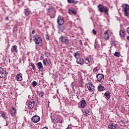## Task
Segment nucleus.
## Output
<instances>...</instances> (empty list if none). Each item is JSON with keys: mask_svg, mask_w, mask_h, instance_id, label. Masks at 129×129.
Listing matches in <instances>:
<instances>
[{"mask_svg": "<svg viewBox=\"0 0 129 129\" xmlns=\"http://www.w3.org/2000/svg\"><path fill=\"white\" fill-rule=\"evenodd\" d=\"M53 121V122H54V123H58V122H60V120H59L57 118H54L53 119V120H52Z\"/></svg>", "mask_w": 129, "mask_h": 129, "instance_id": "obj_33", "label": "nucleus"}, {"mask_svg": "<svg viewBox=\"0 0 129 129\" xmlns=\"http://www.w3.org/2000/svg\"><path fill=\"white\" fill-rule=\"evenodd\" d=\"M32 84L33 87H35L37 86V82H36V81H33V82H32Z\"/></svg>", "mask_w": 129, "mask_h": 129, "instance_id": "obj_37", "label": "nucleus"}, {"mask_svg": "<svg viewBox=\"0 0 129 129\" xmlns=\"http://www.w3.org/2000/svg\"><path fill=\"white\" fill-rule=\"evenodd\" d=\"M36 67L39 71H43V64L41 62L36 63Z\"/></svg>", "mask_w": 129, "mask_h": 129, "instance_id": "obj_13", "label": "nucleus"}, {"mask_svg": "<svg viewBox=\"0 0 129 129\" xmlns=\"http://www.w3.org/2000/svg\"><path fill=\"white\" fill-rule=\"evenodd\" d=\"M6 20L7 21H8V20H9V17H7L6 18Z\"/></svg>", "mask_w": 129, "mask_h": 129, "instance_id": "obj_49", "label": "nucleus"}, {"mask_svg": "<svg viewBox=\"0 0 129 129\" xmlns=\"http://www.w3.org/2000/svg\"><path fill=\"white\" fill-rule=\"evenodd\" d=\"M98 9L100 13H105L106 15H108V8L103 6L102 4H99Z\"/></svg>", "mask_w": 129, "mask_h": 129, "instance_id": "obj_1", "label": "nucleus"}, {"mask_svg": "<svg viewBox=\"0 0 129 129\" xmlns=\"http://www.w3.org/2000/svg\"><path fill=\"white\" fill-rule=\"evenodd\" d=\"M98 91H104V90H105V88H104L103 86L100 84L98 87Z\"/></svg>", "mask_w": 129, "mask_h": 129, "instance_id": "obj_24", "label": "nucleus"}, {"mask_svg": "<svg viewBox=\"0 0 129 129\" xmlns=\"http://www.w3.org/2000/svg\"><path fill=\"white\" fill-rule=\"evenodd\" d=\"M108 128L109 129H115L116 128V125L113 123H110V124L108 125Z\"/></svg>", "mask_w": 129, "mask_h": 129, "instance_id": "obj_21", "label": "nucleus"}, {"mask_svg": "<svg viewBox=\"0 0 129 129\" xmlns=\"http://www.w3.org/2000/svg\"><path fill=\"white\" fill-rule=\"evenodd\" d=\"M79 42H80V45H82V41H81V40H80L79 41Z\"/></svg>", "mask_w": 129, "mask_h": 129, "instance_id": "obj_47", "label": "nucleus"}, {"mask_svg": "<svg viewBox=\"0 0 129 129\" xmlns=\"http://www.w3.org/2000/svg\"><path fill=\"white\" fill-rule=\"evenodd\" d=\"M44 54L46 57H49V52H45Z\"/></svg>", "mask_w": 129, "mask_h": 129, "instance_id": "obj_38", "label": "nucleus"}, {"mask_svg": "<svg viewBox=\"0 0 129 129\" xmlns=\"http://www.w3.org/2000/svg\"><path fill=\"white\" fill-rule=\"evenodd\" d=\"M93 33L94 35H96V31H95V30L94 29L93 30Z\"/></svg>", "mask_w": 129, "mask_h": 129, "instance_id": "obj_42", "label": "nucleus"}, {"mask_svg": "<svg viewBox=\"0 0 129 129\" xmlns=\"http://www.w3.org/2000/svg\"><path fill=\"white\" fill-rule=\"evenodd\" d=\"M68 4H73V5H77L78 1H75L74 0H67Z\"/></svg>", "mask_w": 129, "mask_h": 129, "instance_id": "obj_28", "label": "nucleus"}, {"mask_svg": "<svg viewBox=\"0 0 129 129\" xmlns=\"http://www.w3.org/2000/svg\"><path fill=\"white\" fill-rule=\"evenodd\" d=\"M59 40L62 43H64L66 45H68V44H69V39L66 37L61 36L59 38Z\"/></svg>", "mask_w": 129, "mask_h": 129, "instance_id": "obj_9", "label": "nucleus"}, {"mask_svg": "<svg viewBox=\"0 0 129 129\" xmlns=\"http://www.w3.org/2000/svg\"><path fill=\"white\" fill-rule=\"evenodd\" d=\"M85 115L86 116H89V110L88 109H86L85 110Z\"/></svg>", "mask_w": 129, "mask_h": 129, "instance_id": "obj_34", "label": "nucleus"}, {"mask_svg": "<svg viewBox=\"0 0 129 129\" xmlns=\"http://www.w3.org/2000/svg\"><path fill=\"white\" fill-rule=\"evenodd\" d=\"M94 46V49H95V50H96L97 51H98L99 50V44H98V42L96 39L95 40Z\"/></svg>", "mask_w": 129, "mask_h": 129, "instance_id": "obj_14", "label": "nucleus"}, {"mask_svg": "<svg viewBox=\"0 0 129 129\" xmlns=\"http://www.w3.org/2000/svg\"><path fill=\"white\" fill-rule=\"evenodd\" d=\"M119 35L121 38H123L124 37V31L123 30H120Z\"/></svg>", "mask_w": 129, "mask_h": 129, "instance_id": "obj_30", "label": "nucleus"}, {"mask_svg": "<svg viewBox=\"0 0 129 129\" xmlns=\"http://www.w3.org/2000/svg\"><path fill=\"white\" fill-rule=\"evenodd\" d=\"M24 13L26 16V17H28V16H29L30 14H31V11H30V9L28 8L24 9Z\"/></svg>", "mask_w": 129, "mask_h": 129, "instance_id": "obj_19", "label": "nucleus"}, {"mask_svg": "<svg viewBox=\"0 0 129 129\" xmlns=\"http://www.w3.org/2000/svg\"><path fill=\"white\" fill-rule=\"evenodd\" d=\"M45 38L47 40V41H49V40H50V39L49 38V35L48 34H47L46 36H45Z\"/></svg>", "mask_w": 129, "mask_h": 129, "instance_id": "obj_39", "label": "nucleus"}, {"mask_svg": "<svg viewBox=\"0 0 129 129\" xmlns=\"http://www.w3.org/2000/svg\"><path fill=\"white\" fill-rule=\"evenodd\" d=\"M122 11L124 13V15L125 17H128L129 15V6L127 4H122Z\"/></svg>", "mask_w": 129, "mask_h": 129, "instance_id": "obj_3", "label": "nucleus"}, {"mask_svg": "<svg viewBox=\"0 0 129 129\" xmlns=\"http://www.w3.org/2000/svg\"><path fill=\"white\" fill-rule=\"evenodd\" d=\"M71 88H72L73 91H74V92H75V89L74 88V82L71 83Z\"/></svg>", "mask_w": 129, "mask_h": 129, "instance_id": "obj_31", "label": "nucleus"}, {"mask_svg": "<svg viewBox=\"0 0 129 129\" xmlns=\"http://www.w3.org/2000/svg\"><path fill=\"white\" fill-rule=\"evenodd\" d=\"M109 38V35L107 33V30H106L104 32V39L105 40H108Z\"/></svg>", "mask_w": 129, "mask_h": 129, "instance_id": "obj_29", "label": "nucleus"}, {"mask_svg": "<svg viewBox=\"0 0 129 129\" xmlns=\"http://www.w3.org/2000/svg\"><path fill=\"white\" fill-rule=\"evenodd\" d=\"M126 39H127V40L129 41V36H127Z\"/></svg>", "mask_w": 129, "mask_h": 129, "instance_id": "obj_50", "label": "nucleus"}, {"mask_svg": "<svg viewBox=\"0 0 129 129\" xmlns=\"http://www.w3.org/2000/svg\"><path fill=\"white\" fill-rule=\"evenodd\" d=\"M40 119L41 118H40V116L38 115H34L31 118L32 121H33V122H34L35 123H37V122H39Z\"/></svg>", "mask_w": 129, "mask_h": 129, "instance_id": "obj_10", "label": "nucleus"}, {"mask_svg": "<svg viewBox=\"0 0 129 129\" xmlns=\"http://www.w3.org/2000/svg\"><path fill=\"white\" fill-rule=\"evenodd\" d=\"M33 42H34L36 45H40L43 43V40L40 36L38 34H35L33 36Z\"/></svg>", "mask_w": 129, "mask_h": 129, "instance_id": "obj_2", "label": "nucleus"}, {"mask_svg": "<svg viewBox=\"0 0 129 129\" xmlns=\"http://www.w3.org/2000/svg\"><path fill=\"white\" fill-rule=\"evenodd\" d=\"M47 12L49 14L50 18L52 19L55 18V16H56V10H55V9L53 7H50L48 9Z\"/></svg>", "mask_w": 129, "mask_h": 129, "instance_id": "obj_4", "label": "nucleus"}, {"mask_svg": "<svg viewBox=\"0 0 129 129\" xmlns=\"http://www.w3.org/2000/svg\"><path fill=\"white\" fill-rule=\"evenodd\" d=\"M86 60H87V61H88V62H89V58L88 57L86 58Z\"/></svg>", "mask_w": 129, "mask_h": 129, "instance_id": "obj_48", "label": "nucleus"}, {"mask_svg": "<svg viewBox=\"0 0 129 129\" xmlns=\"http://www.w3.org/2000/svg\"><path fill=\"white\" fill-rule=\"evenodd\" d=\"M1 114L2 117H3V118H5V119H6V118H8V115H7L6 112L2 111L1 112Z\"/></svg>", "mask_w": 129, "mask_h": 129, "instance_id": "obj_25", "label": "nucleus"}, {"mask_svg": "<svg viewBox=\"0 0 129 129\" xmlns=\"http://www.w3.org/2000/svg\"><path fill=\"white\" fill-rule=\"evenodd\" d=\"M35 30H32V35H34V34H35Z\"/></svg>", "mask_w": 129, "mask_h": 129, "instance_id": "obj_46", "label": "nucleus"}, {"mask_svg": "<svg viewBox=\"0 0 129 129\" xmlns=\"http://www.w3.org/2000/svg\"><path fill=\"white\" fill-rule=\"evenodd\" d=\"M57 23L58 25H64V17L61 15H59L57 17Z\"/></svg>", "mask_w": 129, "mask_h": 129, "instance_id": "obj_7", "label": "nucleus"}, {"mask_svg": "<svg viewBox=\"0 0 129 129\" xmlns=\"http://www.w3.org/2000/svg\"><path fill=\"white\" fill-rule=\"evenodd\" d=\"M114 56L116 57H119V56H120V53L118 52H115Z\"/></svg>", "mask_w": 129, "mask_h": 129, "instance_id": "obj_35", "label": "nucleus"}, {"mask_svg": "<svg viewBox=\"0 0 129 129\" xmlns=\"http://www.w3.org/2000/svg\"><path fill=\"white\" fill-rule=\"evenodd\" d=\"M17 3L18 4L19 6L23 5V1L22 0H17Z\"/></svg>", "mask_w": 129, "mask_h": 129, "instance_id": "obj_32", "label": "nucleus"}, {"mask_svg": "<svg viewBox=\"0 0 129 129\" xmlns=\"http://www.w3.org/2000/svg\"><path fill=\"white\" fill-rule=\"evenodd\" d=\"M9 62H11V59H9Z\"/></svg>", "mask_w": 129, "mask_h": 129, "instance_id": "obj_52", "label": "nucleus"}, {"mask_svg": "<svg viewBox=\"0 0 129 129\" xmlns=\"http://www.w3.org/2000/svg\"><path fill=\"white\" fill-rule=\"evenodd\" d=\"M8 75V73L5 69L0 67V78H6Z\"/></svg>", "mask_w": 129, "mask_h": 129, "instance_id": "obj_5", "label": "nucleus"}, {"mask_svg": "<svg viewBox=\"0 0 129 129\" xmlns=\"http://www.w3.org/2000/svg\"><path fill=\"white\" fill-rule=\"evenodd\" d=\"M8 125H9V122H8V121H6V124L5 125V126H7Z\"/></svg>", "mask_w": 129, "mask_h": 129, "instance_id": "obj_44", "label": "nucleus"}, {"mask_svg": "<svg viewBox=\"0 0 129 129\" xmlns=\"http://www.w3.org/2000/svg\"><path fill=\"white\" fill-rule=\"evenodd\" d=\"M13 112H14V113L16 112V110L15 109H13Z\"/></svg>", "mask_w": 129, "mask_h": 129, "instance_id": "obj_51", "label": "nucleus"}, {"mask_svg": "<svg viewBox=\"0 0 129 129\" xmlns=\"http://www.w3.org/2000/svg\"><path fill=\"white\" fill-rule=\"evenodd\" d=\"M68 13L69 14H70V15H74V16H77V12H76V10L69 9L68 11Z\"/></svg>", "mask_w": 129, "mask_h": 129, "instance_id": "obj_20", "label": "nucleus"}, {"mask_svg": "<svg viewBox=\"0 0 129 129\" xmlns=\"http://www.w3.org/2000/svg\"><path fill=\"white\" fill-rule=\"evenodd\" d=\"M87 87L89 91L90 92H93V91L95 90V87H94V85L92 84V83L90 82L88 83L87 84Z\"/></svg>", "mask_w": 129, "mask_h": 129, "instance_id": "obj_6", "label": "nucleus"}, {"mask_svg": "<svg viewBox=\"0 0 129 129\" xmlns=\"http://www.w3.org/2000/svg\"><path fill=\"white\" fill-rule=\"evenodd\" d=\"M126 31L128 33V34H129V27L127 28Z\"/></svg>", "mask_w": 129, "mask_h": 129, "instance_id": "obj_45", "label": "nucleus"}, {"mask_svg": "<svg viewBox=\"0 0 129 129\" xmlns=\"http://www.w3.org/2000/svg\"><path fill=\"white\" fill-rule=\"evenodd\" d=\"M43 63L44 66H49L50 65V61L49 59L46 58V59H44L43 60Z\"/></svg>", "mask_w": 129, "mask_h": 129, "instance_id": "obj_18", "label": "nucleus"}, {"mask_svg": "<svg viewBox=\"0 0 129 129\" xmlns=\"http://www.w3.org/2000/svg\"><path fill=\"white\" fill-rule=\"evenodd\" d=\"M31 67H32V69L34 70V71H36V67H35V64L33 62H31Z\"/></svg>", "mask_w": 129, "mask_h": 129, "instance_id": "obj_36", "label": "nucleus"}, {"mask_svg": "<svg viewBox=\"0 0 129 129\" xmlns=\"http://www.w3.org/2000/svg\"><path fill=\"white\" fill-rule=\"evenodd\" d=\"M86 105H87V103H86V101H85V100H82L81 102V107H82V108H84V107H85Z\"/></svg>", "mask_w": 129, "mask_h": 129, "instance_id": "obj_23", "label": "nucleus"}, {"mask_svg": "<svg viewBox=\"0 0 129 129\" xmlns=\"http://www.w3.org/2000/svg\"><path fill=\"white\" fill-rule=\"evenodd\" d=\"M11 52L12 53H15V52L18 53V46L16 45H13L11 48Z\"/></svg>", "mask_w": 129, "mask_h": 129, "instance_id": "obj_16", "label": "nucleus"}, {"mask_svg": "<svg viewBox=\"0 0 129 129\" xmlns=\"http://www.w3.org/2000/svg\"><path fill=\"white\" fill-rule=\"evenodd\" d=\"M66 129H72V127H71V125H69L68 127Z\"/></svg>", "mask_w": 129, "mask_h": 129, "instance_id": "obj_40", "label": "nucleus"}, {"mask_svg": "<svg viewBox=\"0 0 129 129\" xmlns=\"http://www.w3.org/2000/svg\"><path fill=\"white\" fill-rule=\"evenodd\" d=\"M42 58H43V56H40V58L42 59Z\"/></svg>", "mask_w": 129, "mask_h": 129, "instance_id": "obj_54", "label": "nucleus"}, {"mask_svg": "<svg viewBox=\"0 0 129 129\" xmlns=\"http://www.w3.org/2000/svg\"><path fill=\"white\" fill-rule=\"evenodd\" d=\"M74 56L76 59H78L80 56V51H77L74 54Z\"/></svg>", "mask_w": 129, "mask_h": 129, "instance_id": "obj_26", "label": "nucleus"}, {"mask_svg": "<svg viewBox=\"0 0 129 129\" xmlns=\"http://www.w3.org/2000/svg\"><path fill=\"white\" fill-rule=\"evenodd\" d=\"M35 105V101H30L28 102V108L30 109H32L33 107H34V106Z\"/></svg>", "mask_w": 129, "mask_h": 129, "instance_id": "obj_15", "label": "nucleus"}, {"mask_svg": "<svg viewBox=\"0 0 129 129\" xmlns=\"http://www.w3.org/2000/svg\"><path fill=\"white\" fill-rule=\"evenodd\" d=\"M57 28L58 32H59V33H62V32H64V31L66 29V26L65 25H63V24L58 25Z\"/></svg>", "mask_w": 129, "mask_h": 129, "instance_id": "obj_11", "label": "nucleus"}, {"mask_svg": "<svg viewBox=\"0 0 129 129\" xmlns=\"http://www.w3.org/2000/svg\"><path fill=\"white\" fill-rule=\"evenodd\" d=\"M37 94H38L39 97H41V98H43L44 97V95H45V93L44 92H37Z\"/></svg>", "mask_w": 129, "mask_h": 129, "instance_id": "obj_27", "label": "nucleus"}, {"mask_svg": "<svg viewBox=\"0 0 129 129\" xmlns=\"http://www.w3.org/2000/svg\"><path fill=\"white\" fill-rule=\"evenodd\" d=\"M76 62L77 64H80V65H83L85 63L84 59L81 57H79L77 58Z\"/></svg>", "mask_w": 129, "mask_h": 129, "instance_id": "obj_12", "label": "nucleus"}, {"mask_svg": "<svg viewBox=\"0 0 129 129\" xmlns=\"http://www.w3.org/2000/svg\"><path fill=\"white\" fill-rule=\"evenodd\" d=\"M93 71L94 72H96V71H97V68L95 67L94 70H93Z\"/></svg>", "mask_w": 129, "mask_h": 129, "instance_id": "obj_43", "label": "nucleus"}, {"mask_svg": "<svg viewBox=\"0 0 129 129\" xmlns=\"http://www.w3.org/2000/svg\"><path fill=\"white\" fill-rule=\"evenodd\" d=\"M53 98H56V97L55 96H53Z\"/></svg>", "mask_w": 129, "mask_h": 129, "instance_id": "obj_55", "label": "nucleus"}, {"mask_svg": "<svg viewBox=\"0 0 129 129\" xmlns=\"http://www.w3.org/2000/svg\"><path fill=\"white\" fill-rule=\"evenodd\" d=\"M66 129H72V127H71V125H69L68 127Z\"/></svg>", "mask_w": 129, "mask_h": 129, "instance_id": "obj_41", "label": "nucleus"}, {"mask_svg": "<svg viewBox=\"0 0 129 129\" xmlns=\"http://www.w3.org/2000/svg\"><path fill=\"white\" fill-rule=\"evenodd\" d=\"M23 74L19 73V74H17L16 76V78L17 81H22L23 80Z\"/></svg>", "mask_w": 129, "mask_h": 129, "instance_id": "obj_17", "label": "nucleus"}, {"mask_svg": "<svg viewBox=\"0 0 129 129\" xmlns=\"http://www.w3.org/2000/svg\"><path fill=\"white\" fill-rule=\"evenodd\" d=\"M105 98L107 100H108L110 98V93L109 91H107L104 93Z\"/></svg>", "mask_w": 129, "mask_h": 129, "instance_id": "obj_22", "label": "nucleus"}, {"mask_svg": "<svg viewBox=\"0 0 129 129\" xmlns=\"http://www.w3.org/2000/svg\"><path fill=\"white\" fill-rule=\"evenodd\" d=\"M77 97L78 98V99H79V96H77Z\"/></svg>", "mask_w": 129, "mask_h": 129, "instance_id": "obj_53", "label": "nucleus"}, {"mask_svg": "<svg viewBox=\"0 0 129 129\" xmlns=\"http://www.w3.org/2000/svg\"><path fill=\"white\" fill-rule=\"evenodd\" d=\"M96 78L99 82H100V83H102L104 79V75L101 74H98L96 76Z\"/></svg>", "mask_w": 129, "mask_h": 129, "instance_id": "obj_8", "label": "nucleus"}]
</instances>
